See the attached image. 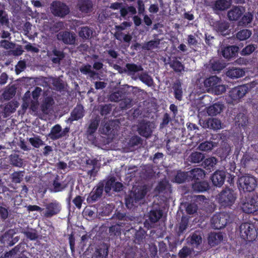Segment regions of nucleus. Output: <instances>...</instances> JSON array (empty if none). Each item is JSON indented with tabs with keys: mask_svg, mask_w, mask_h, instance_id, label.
I'll use <instances>...</instances> for the list:
<instances>
[{
	"mask_svg": "<svg viewBox=\"0 0 258 258\" xmlns=\"http://www.w3.org/2000/svg\"><path fill=\"white\" fill-rule=\"evenodd\" d=\"M238 186L240 191L250 192L254 191L257 186V179L253 175L244 174L238 177Z\"/></svg>",
	"mask_w": 258,
	"mask_h": 258,
	"instance_id": "obj_1",
	"label": "nucleus"
},
{
	"mask_svg": "<svg viewBox=\"0 0 258 258\" xmlns=\"http://www.w3.org/2000/svg\"><path fill=\"white\" fill-rule=\"evenodd\" d=\"M147 194L146 189H139L132 191L125 198V204L127 209H134L141 203V201Z\"/></svg>",
	"mask_w": 258,
	"mask_h": 258,
	"instance_id": "obj_2",
	"label": "nucleus"
},
{
	"mask_svg": "<svg viewBox=\"0 0 258 258\" xmlns=\"http://www.w3.org/2000/svg\"><path fill=\"white\" fill-rule=\"evenodd\" d=\"M115 218L122 228L123 231L128 232L135 226L136 218L128 214L117 211L114 214Z\"/></svg>",
	"mask_w": 258,
	"mask_h": 258,
	"instance_id": "obj_3",
	"label": "nucleus"
},
{
	"mask_svg": "<svg viewBox=\"0 0 258 258\" xmlns=\"http://www.w3.org/2000/svg\"><path fill=\"white\" fill-rule=\"evenodd\" d=\"M240 235L245 241H254L257 235V230L253 224L248 222L242 223L240 226Z\"/></svg>",
	"mask_w": 258,
	"mask_h": 258,
	"instance_id": "obj_4",
	"label": "nucleus"
},
{
	"mask_svg": "<svg viewBox=\"0 0 258 258\" xmlns=\"http://www.w3.org/2000/svg\"><path fill=\"white\" fill-rule=\"evenodd\" d=\"M236 196L234 190L229 188H225L218 195V200L220 204L224 207L232 206L236 200Z\"/></svg>",
	"mask_w": 258,
	"mask_h": 258,
	"instance_id": "obj_5",
	"label": "nucleus"
},
{
	"mask_svg": "<svg viewBox=\"0 0 258 258\" xmlns=\"http://www.w3.org/2000/svg\"><path fill=\"white\" fill-rule=\"evenodd\" d=\"M242 211L245 213H253L258 211V195L245 197L241 205Z\"/></svg>",
	"mask_w": 258,
	"mask_h": 258,
	"instance_id": "obj_6",
	"label": "nucleus"
},
{
	"mask_svg": "<svg viewBox=\"0 0 258 258\" xmlns=\"http://www.w3.org/2000/svg\"><path fill=\"white\" fill-rule=\"evenodd\" d=\"M45 210L43 211L42 216L45 218H50L60 213L62 207L61 204L56 200H53L47 203Z\"/></svg>",
	"mask_w": 258,
	"mask_h": 258,
	"instance_id": "obj_7",
	"label": "nucleus"
},
{
	"mask_svg": "<svg viewBox=\"0 0 258 258\" xmlns=\"http://www.w3.org/2000/svg\"><path fill=\"white\" fill-rule=\"evenodd\" d=\"M50 11L56 17L64 18L70 13V8L64 3L60 1H53L50 5Z\"/></svg>",
	"mask_w": 258,
	"mask_h": 258,
	"instance_id": "obj_8",
	"label": "nucleus"
},
{
	"mask_svg": "<svg viewBox=\"0 0 258 258\" xmlns=\"http://www.w3.org/2000/svg\"><path fill=\"white\" fill-rule=\"evenodd\" d=\"M211 222L214 228L221 229L229 222V216L225 213H217L212 217Z\"/></svg>",
	"mask_w": 258,
	"mask_h": 258,
	"instance_id": "obj_9",
	"label": "nucleus"
},
{
	"mask_svg": "<svg viewBox=\"0 0 258 258\" xmlns=\"http://www.w3.org/2000/svg\"><path fill=\"white\" fill-rule=\"evenodd\" d=\"M163 216V211L160 208H154L147 214L148 219L144 222V226L148 229L152 227V225L157 222Z\"/></svg>",
	"mask_w": 258,
	"mask_h": 258,
	"instance_id": "obj_10",
	"label": "nucleus"
},
{
	"mask_svg": "<svg viewBox=\"0 0 258 258\" xmlns=\"http://www.w3.org/2000/svg\"><path fill=\"white\" fill-rule=\"evenodd\" d=\"M104 182L100 181L92 189L87 198L88 204H93L102 197L104 190Z\"/></svg>",
	"mask_w": 258,
	"mask_h": 258,
	"instance_id": "obj_11",
	"label": "nucleus"
},
{
	"mask_svg": "<svg viewBox=\"0 0 258 258\" xmlns=\"http://www.w3.org/2000/svg\"><path fill=\"white\" fill-rule=\"evenodd\" d=\"M57 38L65 44L73 45L75 43L76 34L70 31H61L57 35Z\"/></svg>",
	"mask_w": 258,
	"mask_h": 258,
	"instance_id": "obj_12",
	"label": "nucleus"
},
{
	"mask_svg": "<svg viewBox=\"0 0 258 258\" xmlns=\"http://www.w3.org/2000/svg\"><path fill=\"white\" fill-rule=\"evenodd\" d=\"M137 131L141 136L149 138L152 133V124L150 121L142 120L139 123Z\"/></svg>",
	"mask_w": 258,
	"mask_h": 258,
	"instance_id": "obj_13",
	"label": "nucleus"
},
{
	"mask_svg": "<svg viewBox=\"0 0 258 258\" xmlns=\"http://www.w3.org/2000/svg\"><path fill=\"white\" fill-rule=\"evenodd\" d=\"M68 186V183L61 182L59 176L56 175L50 185L49 190L51 192H59L63 191Z\"/></svg>",
	"mask_w": 258,
	"mask_h": 258,
	"instance_id": "obj_14",
	"label": "nucleus"
},
{
	"mask_svg": "<svg viewBox=\"0 0 258 258\" xmlns=\"http://www.w3.org/2000/svg\"><path fill=\"white\" fill-rule=\"evenodd\" d=\"M248 87L246 85L239 86L233 88L229 92V96L233 100L242 98L247 92Z\"/></svg>",
	"mask_w": 258,
	"mask_h": 258,
	"instance_id": "obj_15",
	"label": "nucleus"
},
{
	"mask_svg": "<svg viewBox=\"0 0 258 258\" xmlns=\"http://www.w3.org/2000/svg\"><path fill=\"white\" fill-rule=\"evenodd\" d=\"M85 115V110L83 106L81 104H77L71 113L69 120L71 122L78 120L82 118Z\"/></svg>",
	"mask_w": 258,
	"mask_h": 258,
	"instance_id": "obj_16",
	"label": "nucleus"
},
{
	"mask_svg": "<svg viewBox=\"0 0 258 258\" xmlns=\"http://www.w3.org/2000/svg\"><path fill=\"white\" fill-rule=\"evenodd\" d=\"M226 174L223 170L216 171L211 176V179L213 185L216 186H221L225 180Z\"/></svg>",
	"mask_w": 258,
	"mask_h": 258,
	"instance_id": "obj_17",
	"label": "nucleus"
},
{
	"mask_svg": "<svg viewBox=\"0 0 258 258\" xmlns=\"http://www.w3.org/2000/svg\"><path fill=\"white\" fill-rule=\"evenodd\" d=\"M188 173L189 181L194 180V182L203 179L205 176V171L200 168H194L188 171Z\"/></svg>",
	"mask_w": 258,
	"mask_h": 258,
	"instance_id": "obj_18",
	"label": "nucleus"
},
{
	"mask_svg": "<svg viewBox=\"0 0 258 258\" xmlns=\"http://www.w3.org/2000/svg\"><path fill=\"white\" fill-rule=\"evenodd\" d=\"M231 3L227 0H216L212 3V8L215 12L223 11L230 8Z\"/></svg>",
	"mask_w": 258,
	"mask_h": 258,
	"instance_id": "obj_19",
	"label": "nucleus"
},
{
	"mask_svg": "<svg viewBox=\"0 0 258 258\" xmlns=\"http://www.w3.org/2000/svg\"><path fill=\"white\" fill-rule=\"evenodd\" d=\"M239 51V47L235 45L228 46L222 50V56L228 59L235 57Z\"/></svg>",
	"mask_w": 258,
	"mask_h": 258,
	"instance_id": "obj_20",
	"label": "nucleus"
},
{
	"mask_svg": "<svg viewBox=\"0 0 258 258\" xmlns=\"http://www.w3.org/2000/svg\"><path fill=\"white\" fill-rule=\"evenodd\" d=\"M235 124L239 128L245 129L248 124L247 116L244 113L239 112L235 117Z\"/></svg>",
	"mask_w": 258,
	"mask_h": 258,
	"instance_id": "obj_21",
	"label": "nucleus"
},
{
	"mask_svg": "<svg viewBox=\"0 0 258 258\" xmlns=\"http://www.w3.org/2000/svg\"><path fill=\"white\" fill-rule=\"evenodd\" d=\"M214 29L222 35L225 36L229 34L228 32L229 25L225 22L217 21L213 24Z\"/></svg>",
	"mask_w": 258,
	"mask_h": 258,
	"instance_id": "obj_22",
	"label": "nucleus"
},
{
	"mask_svg": "<svg viewBox=\"0 0 258 258\" xmlns=\"http://www.w3.org/2000/svg\"><path fill=\"white\" fill-rule=\"evenodd\" d=\"M114 126L115 123L112 120H109L106 122L103 121L101 125L102 130L101 133L107 136L111 135L112 134L113 135V132H114Z\"/></svg>",
	"mask_w": 258,
	"mask_h": 258,
	"instance_id": "obj_23",
	"label": "nucleus"
},
{
	"mask_svg": "<svg viewBox=\"0 0 258 258\" xmlns=\"http://www.w3.org/2000/svg\"><path fill=\"white\" fill-rule=\"evenodd\" d=\"M223 236L221 233L211 232L208 237L209 244L213 247L219 244L223 240Z\"/></svg>",
	"mask_w": 258,
	"mask_h": 258,
	"instance_id": "obj_24",
	"label": "nucleus"
},
{
	"mask_svg": "<svg viewBox=\"0 0 258 258\" xmlns=\"http://www.w3.org/2000/svg\"><path fill=\"white\" fill-rule=\"evenodd\" d=\"M77 6L79 10L83 13L91 12L93 8L91 0H79Z\"/></svg>",
	"mask_w": 258,
	"mask_h": 258,
	"instance_id": "obj_25",
	"label": "nucleus"
},
{
	"mask_svg": "<svg viewBox=\"0 0 258 258\" xmlns=\"http://www.w3.org/2000/svg\"><path fill=\"white\" fill-rule=\"evenodd\" d=\"M225 67L224 63L217 59H212L210 60L209 63V69L211 71L219 73Z\"/></svg>",
	"mask_w": 258,
	"mask_h": 258,
	"instance_id": "obj_26",
	"label": "nucleus"
},
{
	"mask_svg": "<svg viewBox=\"0 0 258 258\" xmlns=\"http://www.w3.org/2000/svg\"><path fill=\"white\" fill-rule=\"evenodd\" d=\"M220 79L216 76H210L204 80V86L208 91H212L215 85L220 82Z\"/></svg>",
	"mask_w": 258,
	"mask_h": 258,
	"instance_id": "obj_27",
	"label": "nucleus"
},
{
	"mask_svg": "<svg viewBox=\"0 0 258 258\" xmlns=\"http://www.w3.org/2000/svg\"><path fill=\"white\" fill-rule=\"evenodd\" d=\"M100 123V119L96 117L90 120L88 127L86 131V135L88 137L92 136L97 131Z\"/></svg>",
	"mask_w": 258,
	"mask_h": 258,
	"instance_id": "obj_28",
	"label": "nucleus"
},
{
	"mask_svg": "<svg viewBox=\"0 0 258 258\" xmlns=\"http://www.w3.org/2000/svg\"><path fill=\"white\" fill-rule=\"evenodd\" d=\"M192 188L194 191L200 192L207 191L209 188V184L206 181H196L192 184Z\"/></svg>",
	"mask_w": 258,
	"mask_h": 258,
	"instance_id": "obj_29",
	"label": "nucleus"
},
{
	"mask_svg": "<svg viewBox=\"0 0 258 258\" xmlns=\"http://www.w3.org/2000/svg\"><path fill=\"white\" fill-rule=\"evenodd\" d=\"M245 75L244 70L233 67L229 69L226 72V75L231 79H237L243 77Z\"/></svg>",
	"mask_w": 258,
	"mask_h": 258,
	"instance_id": "obj_30",
	"label": "nucleus"
},
{
	"mask_svg": "<svg viewBox=\"0 0 258 258\" xmlns=\"http://www.w3.org/2000/svg\"><path fill=\"white\" fill-rule=\"evenodd\" d=\"M108 255V247L105 243L99 246L94 252L95 258H107Z\"/></svg>",
	"mask_w": 258,
	"mask_h": 258,
	"instance_id": "obj_31",
	"label": "nucleus"
},
{
	"mask_svg": "<svg viewBox=\"0 0 258 258\" xmlns=\"http://www.w3.org/2000/svg\"><path fill=\"white\" fill-rule=\"evenodd\" d=\"M224 105L220 103H215L208 107L207 112L209 115L215 116L219 114L223 110Z\"/></svg>",
	"mask_w": 258,
	"mask_h": 258,
	"instance_id": "obj_32",
	"label": "nucleus"
},
{
	"mask_svg": "<svg viewBox=\"0 0 258 258\" xmlns=\"http://www.w3.org/2000/svg\"><path fill=\"white\" fill-rule=\"evenodd\" d=\"M143 140L141 137L138 136H133L128 140L127 143L128 147L131 150H134V149L138 148L139 146L142 145Z\"/></svg>",
	"mask_w": 258,
	"mask_h": 258,
	"instance_id": "obj_33",
	"label": "nucleus"
},
{
	"mask_svg": "<svg viewBox=\"0 0 258 258\" xmlns=\"http://www.w3.org/2000/svg\"><path fill=\"white\" fill-rule=\"evenodd\" d=\"M170 67L176 73H181L184 71V66L177 57H174L169 63Z\"/></svg>",
	"mask_w": 258,
	"mask_h": 258,
	"instance_id": "obj_34",
	"label": "nucleus"
},
{
	"mask_svg": "<svg viewBox=\"0 0 258 258\" xmlns=\"http://www.w3.org/2000/svg\"><path fill=\"white\" fill-rule=\"evenodd\" d=\"M143 71V68L141 64H137L134 63H127L125 64V68L123 69L124 73H128L130 74L135 73Z\"/></svg>",
	"mask_w": 258,
	"mask_h": 258,
	"instance_id": "obj_35",
	"label": "nucleus"
},
{
	"mask_svg": "<svg viewBox=\"0 0 258 258\" xmlns=\"http://www.w3.org/2000/svg\"><path fill=\"white\" fill-rule=\"evenodd\" d=\"M205 156L204 154L195 151L192 152L187 158V160L191 163H200L205 159Z\"/></svg>",
	"mask_w": 258,
	"mask_h": 258,
	"instance_id": "obj_36",
	"label": "nucleus"
},
{
	"mask_svg": "<svg viewBox=\"0 0 258 258\" xmlns=\"http://www.w3.org/2000/svg\"><path fill=\"white\" fill-rule=\"evenodd\" d=\"M147 234L146 231L141 227L136 231L134 236V242L137 244H141L144 243Z\"/></svg>",
	"mask_w": 258,
	"mask_h": 258,
	"instance_id": "obj_37",
	"label": "nucleus"
},
{
	"mask_svg": "<svg viewBox=\"0 0 258 258\" xmlns=\"http://www.w3.org/2000/svg\"><path fill=\"white\" fill-rule=\"evenodd\" d=\"M61 126L58 124H55L51 128L50 132L48 134V137L53 141L61 138Z\"/></svg>",
	"mask_w": 258,
	"mask_h": 258,
	"instance_id": "obj_38",
	"label": "nucleus"
},
{
	"mask_svg": "<svg viewBox=\"0 0 258 258\" xmlns=\"http://www.w3.org/2000/svg\"><path fill=\"white\" fill-rule=\"evenodd\" d=\"M172 88L174 90V96L175 99L181 101L183 96V91L181 82L179 81H177L174 83Z\"/></svg>",
	"mask_w": 258,
	"mask_h": 258,
	"instance_id": "obj_39",
	"label": "nucleus"
},
{
	"mask_svg": "<svg viewBox=\"0 0 258 258\" xmlns=\"http://www.w3.org/2000/svg\"><path fill=\"white\" fill-rule=\"evenodd\" d=\"M242 14L241 9L235 7L228 12L227 16L230 20L236 21L241 17Z\"/></svg>",
	"mask_w": 258,
	"mask_h": 258,
	"instance_id": "obj_40",
	"label": "nucleus"
},
{
	"mask_svg": "<svg viewBox=\"0 0 258 258\" xmlns=\"http://www.w3.org/2000/svg\"><path fill=\"white\" fill-rule=\"evenodd\" d=\"M9 161L10 164L15 167H22L24 165L23 159L16 153L10 156Z\"/></svg>",
	"mask_w": 258,
	"mask_h": 258,
	"instance_id": "obj_41",
	"label": "nucleus"
},
{
	"mask_svg": "<svg viewBox=\"0 0 258 258\" xmlns=\"http://www.w3.org/2000/svg\"><path fill=\"white\" fill-rule=\"evenodd\" d=\"M189 242L192 246L198 247L202 242V237L201 232L197 231L194 232L190 236Z\"/></svg>",
	"mask_w": 258,
	"mask_h": 258,
	"instance_id": "obj_42",
	"label": "nucleus"
},
{
	"mask_svg": "<svg viewBox=\"0 0 258 258\" xmlns=\"http://www.w3.org/2000/svg\"><path fill=\"white\" fill-rule=\"evenodd\" d=\"M139 79L142 83L148 87H152L154 85V80L147 72H143L139 75Z\"/></svg>",
	"mask_w": 258,
	"mask_h": 258,
	"instance_id": "obj_43",
	"label": "nucleus"
},
{
	"mask_svg": "<svg viewBox=\"0 0 258 258\" xmlns=\"http://www.w3.org/2000/svg\"><path fill=\"white\" fill-rule=\"evenodd\" d=\"M221 121L217 118H209L208 119L205 125V127H208L213 130H218L221 127Z\"/></svg>",
	"mask_w": 258,
	"mask_h": 258,
	"instance_id": "obj_44",
	"label": "nucleus"
},
{
	"mask_svg": "<svg viewBox=\"0 0 258 258\" xmlns=\"http://www.w3.org/2000/svg\"><path fill=\"white\" fill-rule=\"evenodd\" d=\"M217 162V160L215 157H211L206 159L202 163L203 167L206 170H213L214 167Z\"/></svg>",
	"mask_w": 258,
	"mask_h": 258,
	"instance_id": "obj_45",
	"label": "nucleus"
},
{
	"mask_svg": "<svg viewBox=\"0 0 258 258\" xmlns=\"http://www.w3.org/2000/svg\"><path fill=\"white\" fill-rule=\"evenodd\" d=\"M175 181L178 183H181L185 181H189L188 171H178L174 178Z\"/></svg>",
	"mask_w": 258,
	"mask_h": 258,
	"instance_id": "obj_46",
	"label": "nucleus"
},
{
	"mask_svg": "<svg viewBox=\"0 0 258 258\" xmlns=\"http://www.w3.org/2000/svg\"><path fill=\"white\" fill-rule=\"evenodd\" d=\"M160 43V39L159 38L150 40L145 43L142 46L144 50H149L157 48Z\"/></svg>",
	"mask_w": 258,
	"mask_h": 258,
	"instance_id": "obj_47",
	"label": "nucleus"
},
{
	"mask_svg": "<svg viewBox=\"0 0 258 258\" xmlns=\"http://www.w3.org/2000/svg\"><path fill=\"white\" fill-rule=\"evenodd\" d=\"M24 171H15L10 175V179L12 182L19 183L23 179Z\"/></svg>",
	"mask_w": 258,
	"mask_h": 258,
	"instance_id": "obj_48",
	"label": "nucleus"
},
{
	"mask_svg": "<svg viewBox=\"0 0 258 258\" xmlns=\"http://www.w3.org/2000/svg\"><path fill=\"white\" fill-rule=\"evenodd\" d=\"M54 103V100L51 97H46L41 106L42 111L46 113Z\"/></svg>",
	"mask_w": 258,
	"mask_h": 258,
	"instance_id": "obj_49",
	"label": "nucleus"
},
{
	"mask_svg": "<svg viewBox=\"0 0 258 258\" xmlns=\"http://www.w3.org/2000/svg\"><path fill=\"white\" fill-rule=\"evenodd\" d=\"M256 160V158L253 155L249 153H245L241 160V164L244 167H246L249 165L251 162Z\"/></svg>",
	"mask_w": 258,
	"mask_h": 258,
	"instance_id": "obj_50",
	"label": "nucleus"
},
{
	"mask_svg": "<svg viewBox=\"0 0 258 258\" xmlns=\"http://www.w3.org/2000/svg\"><path fill=\"white\" fill-rule=\"evenodd\" d=\"M188 224V219L182 217L181 219V221L179 224L178 229L177 231V235L180 236L182 234L187 228Z\"/></svg>",
	"mask_w": 258,
	"mask_h": 258,
	"instance_id": "obj_51",
	"label": "nucleus"
},
{
	"mask_svg": "<svg viewBox=\"0 0 258 258\" xmlns=\"http://www.w3.org/2000/svg\"><path fill=\"white\" fill-rule=\"evenodd\" d=\"M92 34V31L88 27H82L79 32V36L84 40L89 39Z\"/></svg>",
	"mask_w": 258,
	"mask_h": 258,
	"instance_id": "obj_52",
	"label": "nucleus"
},
{
	"mask_svg": "<svg viewBox=\"0 0 258 258\" xmlns=\"http://www.w3.org/2000/svg\"><path fill=\"white\" fill-rule=\"evenodd\" d=\"M52 52L53 54L56 56L55 57H53L51 59L52 61L54 63H59L60 60L63 59L65 56L63 51L57 50L56 48H54L52 50Z\"/></svg>",
	"mask_w": 258,
	"mask_h": 258,
	"instance_id": "obj_53",
	"label": "nucleus"
},
{
	"mask_svg": "<svg viewBox=\"0 0 258 258\" xmlns=\"http://www.w3.org/2000/svg\"><path fill=\"white\" fill-rule=\"evenodd\" d=\"M121 231H123V229L121 226H120L119 222L109 228V232L111 235L120 236L121 234Z\"/></svg>",
	"mask_w": 258,
	"mask_h": 258,
	"instance_id": "obj_54",
	"label": "nucleus"
},
{
	"mask_svg": "<svg viewBox=\"0 0 258 258\" xmlns=\"http://www.w3.org/2000/svg\"><path fill=\"white\" fill-rule=\"evenodd\" d=\"M168 187H170L169 182L166 179H163L158 183L155 190L159 193L165 192Z\"/></svg>",
	"mask_w": 258,
	"mask_h": 258,
	"instance_id": "obj_55",
	"label": "nucleus"
},
{
	"mask_svg": "<svg viewBox=\"0 0 258 258\" xmlns=\"http://www.w3.org/2000/svg\"><path fill=\"white\" fill-rule=\"evenodd\" d=\"M251 34L250 30L246 29H242L236 33V37L239 40H245L249 38Z\"/></svg>",
	"mask_w": 258,
	"mask_h": 258,
	"instance_id": "obj_56",
	"label": "nucleus"
},
{
	"mask_svg": "<svg viewBox=\"0 0 258 258\" xmlns=\"http://www.w3.org/2000/svg\"><path fill=\"white\" fill-rule=\"evenodd\" d=\"M29 142L33 147L36 148H38L41 146L44 145V142L38 136H36L33 138H30L29 139Z\"/></svg>",
	"mask_w": 258,
	"mask_h": 258,
	"instance_id": "obj_57",
	"label": "nucleus"
},
{
	"mask_svg": "<svg viewBox=\"0 0 258 258\" xmlns=\"http://www.w3.org/2000/svg\"><path fill=\"white\" fill-rule=\"evenodd\" d=\"M215 146V143L212 141H205L200 144L198 148L200 150L208 151L211 150Z\"/></svg>",
	"mask_w": 258,
	"mask_h": 258,
	"instance_id": "obj_58",
	"label": "nucleus"
},
{
	"mask_svg": "<svg viewBox=\"0 0 258 258\" xmlns=\"http://www.w3.org/2000/svg\"><path fill=\"white\" fill-rule=\"evenodd\" d=\"M124 94L120 91H116L110 95L109 100L112 102H118L123 100Z\"/></svg>",
	"mask_w": 258,
	"mask_h": 258,
	"instance_id": "obj_59",
	"label": "nucleus"
},
{
	"mask_svg": "<svg viewBox=\"0 0 258 258\" xmlns=\"http://www.w3.org/2000/svg\"><path fill=\"white\" fill-rule=\"evenodd\" d=\"M23 233L31 240H35L38 238L37 231L32 228L23 231Z\"/></svg>",
	"mask_w": 258,
	"mask_h": 258,
	"instance_id": "obj_60",
	"label": "nucleus"
},
{
	"mask_svg": "<svg viewBox=\"0 0 258 258\" xmlns=\"http://www.w3.org/2000/svg\"><path fill=\"white\" fill-rule=\"evenodd\" d=\"M257 45L256 44H248L242 49L240 54L244 56L249 55L254 51Z\"/></svg>",
	"mask_w": 258,
	"mask_h": 258,
	"instance_id": "obj_61",
	"label": "nucleus"
},
{
	"mask_svg": "<svg viewBox=\"0 0 258 258\" xmlns=\"http://www.w3.org/2000/svg\"><path fill=\"white\" fill-rule=\"evenodd\" d=\"M99 110L102 116H106L111 112L112 110V105L110 104L100 105Z\"/></svg>",
	"mask_w": 258,
	"mask_h": 258,
	"instance_id": "obj_62",
	"label": "nucleus"
},
{
	"mask_svg": "<svg viewBox=\"0 0 258 258\" xmlns=\"http://www.w3.org/2000/svg\"><path fill=\"white\" fill-rule=\"evenodd\" d=\"M16 88L14 86H11L7 90H5L3 95L6 99L10 100L16 94Z\"/></svg>",
	"mask_w": 258,
	"mask_h": 258,
	"instance_id": "obj_63",
	"label": "nucleus"
},
{
	"mask_svg": "<svg viewBox=\"0 0 258 258\" xmlns=\"http://www.w3.org/2000/svg\"><path fill=\"white\" fill-rule=\"evenodd\" d=\"M104 182V189L106 194L110 192L113 188V183L115 181V177H111L107 181L103 180Z\"/></svg>",
	"mask_w": 258,
	"mask_h": 258,
	"instance_id": "obj_64",
	"label": "nucleus"
}]
</instances>
